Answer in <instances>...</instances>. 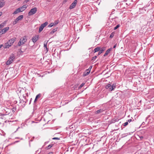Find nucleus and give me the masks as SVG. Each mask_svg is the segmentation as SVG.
<instances>
[{
    "mask_svg": "<svg viewBox=\"0 0 154 154\" xmlns=\"http://www.w3.org/2000/svg\"><path fill=\"white\" fill-rule=\"evenodd\" d=\"M16 39V38L14 37L13 38L11 39H10L9 41H10L11 43V44L12 45L14 42L15 41Z\"/></svg>",
    "mask_w": 154,
    "mask_h": 154,
    "instance_id": "nucleus-16",
    "label": "nucleus"
},
{
    "mask_svg": "<svg viewBox=\"0 0 154 154\" xmlns=\"http://www.w3.org/2000/svg\"><path fill=\"white\" fill-rule=\"evenodd\" d=\"M140 137L141 140L143 138V136H140Z\"/></svg>",
    "mask_w": 154,
    "mask_h": 154,
    "instance_id": "nucleus-51",
    "label": "nucleus"
},
{
    "mask_svg": "<svg viewBox=\"0 0 154 154\" xmlns=\"http://www.w3.org/2000/svg\"><path fill=\"white\" fill-rule=\"evenodd\" d=\"M37 11V8L34 7L31 9L28 13V15L31 16L35 14Z\"/></svg>",
    "mask_w": 154,
    "mask_h": 154,
    "instance_id": "nucleus-3",
    "label": "nucleus"
},
{
    "mask_svg": "<svg viewBox=\"0 0 154 154\" xmlns=\"http://www.w3.org/2000/svg\"><path fill=\"white\" fill-rule=\"evenodd\" d=\"M48 24L47 22H46L45 23L41 24V26L39 27V32H41L43 29Z\"/></svg>",
    "mask_w": 154,
    "mask_h": 154,
    "instance_id": "nucleus-4",
    "label": "nucleus"
},
{
    "mask_svg": "<svg viewBox=\"0 0 154 154\" xmlns=\"http://www.w3.org/2000/svg\"><path fill=\"white\" fill-rule=\"evenodd\" d=\"M21 12V10L19 8L16 9V10L13 13V14H16Z\"/></svg>",
    "mask_w": 154,
    "mask_h": 154,
    "instance_id": "nucleus-13",
    "label": "nucleus"
},
{
    "mask_svg": "<svg viewBox=\"0 0 154 154\" xmlns=\"http://www.w3.org/2000/svg\"><path fill=\"white\" fill-rule=\"evenodd\" d=\"M2 119V118H0V121ZM1 124V123L0 122V125Z\"/></svg>",
    "mask_w": 154,
    "mask_h": 154,
    "instance_id": "nucleus-52",
    "label": "nucleus"
},
{
    "mask_svg": "<svg viewBox=\"0 0 154 154\" xmlns=\"http://www.w3.org/2000/svg\"><path fill=\"white\" fill-rule=\"evenodd\" d=\"M123 3H122L121 5V7H122V8H125V7H123Z\"/></svg>",
    "mask_w": 154,
    "mask_h": 154,
    "instance_id": "nucleus-46",
    "label": "nucleus"
},
{
    "mask_svg": "<svg viewBox=\"0 0 154 154\" xmlns=\"http://www.w3.org/2000/svg\"><path fill=\"white\" fill-rule=\"evenodd\" d=\"M5 5V4L4 3L2 2H1L0 3V8H2Z\"/></svg>",
    "mask_w": 154,
    "mask_h": 154,
    "instance_id": "nucleus-30",
    "label": "nucleus"
},
{
    "mask_svg": "<svg viewBox=\"0 0 154 154\" xmlns=\"http://www.w3.org/2000/svg\"><path fill=\"white\" fill-rule=\"evenodd\" d=\"M77 3V0H75L69 7V9H71L74 8L76 6Z\"/></svg>",
    "mask_w": 154,
    "mask_h": 154,
    "instance_id": "nucleus-5",
    "label": "nucleus"
},
{
    "mask_svg": "<svg viewBox=\"0 0 154 154\" xmlns=\"http://www.w3.org/2000/svg\"><path fill=\"white\" fill-rule=\"evenodd\" d=\"M20 40L21 41L22 44H24L27 41L26 38V36L23 37L20 39Z\"/></svg>",
    "mask_w": 154,
    "mask_h": 154,
    "instance_id": "nucleus-10",
    "label": "nucleus"
},
{
    "mask_svg": "<svg viewBox=\"0 0 154 154\" xmlns=\"http://www.w3.org/2000/svg\"><path fill=\"white\" fill-rule=\"evenodd\" d=\"M39 36L38 35H35L32 38V42L34 43L38 39Z\"/></svg>",
    "mask_w": 154,
    "mask_h": 154,
    "instance_id": "nucleus-6",
    "label": "nucleus"
},
{
    "mask_svg": "<svg viewBox=\"0 0 154 154\" xmlns=\"http://www.w3.org/2000/svg\"><path fill=\"white\" fill-rule=\"evenodd\" d=\"M53 144H49L48 146L46 147V148L47 149H48L51 148L54 145Z\"/></svg>",
    "mask_w": 154,
    "mask_h": 154,
    "instance_id": "nucleus-23",
    "label": "nucleus"
},
{
    "mask_svg": "<svg viewBox=\"0 0 154 154\" xmlns=\"http://www.w3.org/2000/svg\"><path fill=\"white\" fill-rule=\"evenodd\" d=\"M23 18V15H20L18 16L17 17L16 19V20L18 21L19 20H21Z\"/></svg>",
    "mask_w": 154,
    "mask_h": 154,
    "instance_id": "nucleus-14",
    "label": "nucleus"
},
{
    "mask_svg": "<svg viewBox=\"0 0 154 154\" xmlns=\"http://www.w3.org/2000/svg\"><path fill=\"white\" fill-rule=\"evenodd\" d=\"M114 34H115V33L114 32H112L111 33L109 37L111 38H112L114 36Z\"/></svg>",
    "mask_w": 154,
    "mask_h": 154,
    "instance_id": "nucleus-25",
    "label": "nucleus"
},
{
    "mask_svg": "<svg viewBox=\"0 0 154 154\" xmlns=\"http://www.w3.org/2000/svg\"><path fill=\"white\" fill-rule=\"evenodd\" d=\"M28 101L27 99L26 98V97L23 96V99L22 100H20V102L21 103H26Z\"/></svg>",
    "mask_w": 154,
    "mask_h": 154,
    "instance_id": "nucleus-8",
    "label": "nucleus"
},
{
    "mask_svg": "<svg viewBox=\"0 0 154 154\" xmlns=\"http://www.w3.org/2000/svg\"><path fill=\"white\" fill-rule=\"evenodd\" d=\"M85 84V83H82L79 87V89L81 88Z\"/></svg>",
    "mask_w": 154,
    "mask_h": 154,
    "instance_id": "nucleus-26",
    "label": "nucleus"
},
{
    "mask_svg": "<svg viewBox=\"0 0 154 154\" xmlns=\"http://www.w3.org/2000/svg\"><path fill=\"white\" fill-rule=\"evenodd\" d=\"M97 57V56H94L92 57V60L94 61Z\"/></svg>",
    "mask_w": 154,
    "mask_h": 154,
    "instance_id": "nucleus-32",
    "label": "nucleus"
},
{
    "mask_svg": "<svg viewBox=\"0 0 154 154\" xmlns=\"http://www.w3.org/2000/svg\"><path fill=\"white\" fill-rule=\"evenodd\" d=\"M3 46V45H0V49Z\"/></svg>",
    "mask_w": 154,
    "mask_h": 154,
    "instance_id": "nucleus-45",
    "label": "nucleus"
},
{
    "mask_svg": "<svg viewBox=\"0 0 154 154\" xmlns=\"http://www.w3.org/2000/svg\"><path fill=\"white\" fill-rule=\"evenodd\" d=\"M54 26V24H53V23H51L49 25H48V27H51L53 26Z\"/></svg>",
    "mask_w": 154,
    "mask_h": 154,
    "instance_id": "nucleus-34",
    "label": "nucleus"
},
{
    "mask_svg": "<svg viewBox=\"0 0 154 154\" xmlns=\"http://www.w3.org/2000/svg\"><path fill=\"white\" fill-rule=\"evenodd\" d=\"M48 142H45V144H46V143H48Z\"/></svg>",
    "mask_w": 154,
    "mask_h": 154,
    "instance_id": "nucleus-56",
    "label": "nucleus"
},
{
    "mask_svg": "<svg viewBox=\"0 0 154 154\" xmlns=\"http://www.w3.org/2000/svg\"><path fill=\"white\" fill-rule=\"evenodd\" d=\"M131 120H131V119H128V122H131Z\"/></svg>",
    "mask_w": 154,
    "mask_h": 154,
    "instance_id": "nucleus-44",
    "label": "nucleus"
},
{
    "mask_svg": "<svg viewBox=\"0 0 154 154\" xmlns=\"http://www.w3.org/2000/svg\"><path fill=\"white\" fill-rule=\"evenodd\" d=\"M27 7L26 5H24L23 6L20 7L19 8L21 10V12H22L26 9Z\"/></svg>",
    "mask_w": 154,
    "mask_h": 154,
    "instance_id": "nucleus-12",
    "label": "nucleus"
},
{
    "mask_svg": "<svg viewBox=\"0 0 154 154\" xmlns=\"http://www.w3.org/2000/svg\"><path fill=\"white\" fill-rule=\"evenodd\" d=\"M92 67V66H90L88 69H89V70H91V69Z\"/></svg>",
    "mask_w": 154,
    "mask_h": 154,
    "instance_id": "nucleus-48",
    "label": "nucleus"
},
{
    "mask_svg": "<svg viewBox=\"0 0 154 154\" xmlns=\"http://www.w3.org/2000/svg\"><path fill=\"white\" fill-rule=\"evenodd\" d=\"M22 44H22V42H21V41L20 40V41H19V42H18V46H20Z\"/></svg>",
    "mask_w": 154,
    "mask_h": 154,
    "instance_id": "nucleus-29",
    "label": "nucleus"
},
{
    "mask_svg": "<svg viewBox=\"0 0 154 154\" xmlns=\"http://www.w3.org/2000/svg\"><path fill=\"white\" fill-rule=\"evenodd\" d=\"M17 22H18V21L16 20V19H15V20H14L13 21V24L14 25L16 24L17 23Z\"/></svg>",
    "mask_w": 154,
    "mask_h": 154,
    "instance_id": "nucleus-33",
    "label": "nucleus"
},
{
    "mask_svg": "<svg viewBox=\"0 0 154 154\" xmlns=\"http://www.w3.org/2000/svg\"><path fill=\"white\" fill-rule=\"evenodd\" d=\"M128 122H127L123 124V126H127V125H128Z\"/></svg>",
    "mask_w": 154,
    "mask_h": 154,
    "instance_id": "nucleus-36",
    "label": "nucleus"
},
{
    "mask_svg": "<svg viewBox=\"0 0 154 154\" xmlns=\"http://www.w3.org/2000/svg\"><path fill=\"white\" fill-rule=\"evenodd\" d=\"M116 46H117V44H116L114 45L113 46V48H115L116 47Z\"/></svg>",
    "mask_w": 154,
    "mask_h": 154,
    "instance_id": "nucleus-43",
    "label": "nucleus"
},
{
    "mask_svg": "<svg viewBox=\"0 0 154 154\" xmlns=\"http://www.w3.org/2000/svg\"><path fill=\"white\" fill-rule=\"evenodd\" d=\"M31 100H32V98L30 100V102H29V104H30L31 102Z\"/></svg>",
    "mask_w": 154,
    "mask_h": 154,
    "instance_id": "nucleus-53",
    "label": "nucleus"
},
{
    "mask_svg": "<svg viewBox=\"0 0 154 154\" xmlns=\"http://www.w3.org/2000/svg\"><path fill=\"white\" fill-rule=\"evenodd\" d=\"M9 29V27H6L2 29V31L3 34L5 33Z\"/></svg>",
    "mask_w": 154,
    "mask_h": 154,
    "instance_id": "nucleus-15",
    "label": "nucleus"
},
{
    "mask_svg": "<svg viewBox=\"0 0 154 154\" xmlns=\"http://www.w3.org/2000/svg\"><path fill=\"white\" fill-rule=\"evenodd\" d=\"M120 26V25L119 24L117 25L116 27H115L114 28V30L116 29L117 28L119 27Z\"/></svg>",
    "mask_w": 154,
    "mask_h": 154,
    "instance_id": "nucleus-28",
    "label": "nucleus"
},
{
    "mask_svg": "<svg viewBox=\"0 0 154 154\" xmlns=\"http://www.w3.org/2000/svg\"><path fill=\"white\" fill-rule=\"evenodd\" d=\"M112 48H109V49H108L107 50V51L108 52H109V53H110V51L112 50Z\"/></svg>",
    "mask_w": 154,
    "mask_h": 154,
    "instance_id": "nucleus-38",
    "label": "nucleus"
},
{
    "mask_svg": "<svg viewBox=\"0 0 154 154\" xmlns=\"http://www.w3.org/2000/svg\"><path fill=\"white\" fill-rule=\"evenodd\" d=\"M124 4H126V5H127L128 4L127 3H125V2H124Z\"/></svg>",
    "mask_w": 154,
    "mask_h": 154,
    "instance_id": "nucleus-54",
    "label": "nucleus"
},
{
    "mask_svg": "<svg viewBox=\"0 0 154 154\" xmlns=\"http://www.w3.org/2000/svg\"><path fill=\"white\" fill-rule=\"evenodd\" d=\"M116 88V85L115 84H113L112 85H111L110 84H108L105 86L106 89H108L109 91H111L113 90Z\"/></svg>",
    "mask_w": 154,
    "mask_h": 154,
    "instance_id": "nucleus-1",
    "label": "nucleus"
},
{
    "mask_svg": "<svg viewBox=\"0 0 154 154\" xmlns=\"http://www.w3.org/2000/svg\"><path fill=\"white\" fill-rule=\"evenodd\" d=\"M57 28L54 29L52 31H51L50 32V34H53L54 32H55L56 31H57Z\"/></svg>",
    "mask_w": 154,
    "mask_h": 154,
    "instance_id": "nucleus-21",
    "label": "nucleus"
},
{
    "mask_svg": "<svg viewBox=\"0 0 154 154\" xmlns=\"http://www.w3.org/2000/svg\"><path fill=\"white\" fill-rule=\"evenodd\" d=\"M2 12H0V17L2 15Z\"/></svg>",
    "mask_w": 154,
    "mask_h": 154,
    "instance_id": "nucleus-47",
    "label": "nucleus"
},
{
    "mask_svg": "<svg viewBox=\"0 0 154 154\" xmlns=\"http://www.w3.org/2000/svg\"><path fill=\"white\" fill-rule=\"evenodd\" d=\"M41 96V94H39L37 95L35 98V100L34 101V103H35V102L37 101V99L40 97Z\"/></svg>",
    "mask_w": 154,
    "mask_h": 154,
    "instance_id": "nucleus-17",
    "label": "nucleus"
},
{
    "mask_svg": "<svg viewBox=\"0 0 154 154\" xmlns=\"http://www.w3.org/2000/svg\"><path fill=\"white\" fill-rule=\"evenodd\" d=\"M3 34V33L1 31H0V35H2Z\"/></svg>",
    "mask_w": 154,
    "mask_h": 154,
    "instance_id": "nucleus-50",
    "label": "nucleus"
},
{
    "mask_svg": "<svg viewBox=\"0 0 154 154\" xmlns=\"http://www.w3.org/2000/svg\"><path fill=\"white\" fill-rule=\"evenodd\" d=\"M4 23H2L0 24V30L4 27Z\"/></svg>",
    "mask_w": 154,
    "mask_h": 154,
    "instance_id": "nucleus-27",
    "label": "nucleus"
},
{
    "mask_svg": "<svg viewBox=\"0 0 154 154\" xmlns=\"http://www.w3.org/2000/svg\"><path fill=\"white\" fill-rule=\"evenodd\" d=\"M15 57L14 54H12L9 57L8 60L7 61L6 63V64L8 65L11 64L13 61V60Z\"/></svg>",
    "mask_w": 154,
    "mask_h": 154,
    "instance_id": "nucleus-2",
    "label": "nucleus"
},
{
    "mask_svg": "<svg viewBox=\"0 0 154 154\" xmlns=\"http://www.w3.org/2000/svg\"><path fill=\"white\" fill-rule=\"evenodd\" d=\"M30 0H25V1H24L23 3L24 4L26 3L27 2H28Z\"/></svg>",
    "mask_w": 154,
    "mask_h": 154,
    "instance_id": "nucleus-42",
    "label": "nucleus"
},
{
    "mask_svg": "<svg viewBox=\"0 0 154 154\" xmlns=\"http://www.w3.org/2000/svg\"><path fill=\"white\" fill-rule=\"evenodd\" d=\"M132 1V0H131V1Z\"/></svg>",
    "mask_w": 154,
    "mask_h": 154,
    "instance_id": "nucleus-57",
    "label": "nucleus"
},
{
    "mask_svg": "<svg viewBox=\"0 0 154 154\" xmlns=\"http://www.w3.org/2000/svg\"><path fill=\"white\" fill-rule=\"evenodd\" d=\"M47 42H45L44 44V46L45 48H46V52H47L48 51V48H47Z\"/></svg>",
    "mask_w": 154,
    "mask_h": 154,
    "instance_id": "nucleus-19",
    "label": "nucleus"
},
{
    "mask_svg": "<svg viewBox=\"0 0 154 154\" xmlns=\"http://www.w3.org/2000/svg\"><path fill=\"white\" fill-rule=\"evenodd\" d=\"M7 44H8V45H9L10 46H11L12 45L11 44V43L10 41L9 40L7 42Z\"/></svg>",
    "mask_w": 154,
    "mask_h": 154,
    "instance_id": "nucleus-35",
    "label": "nucleus"
},
{
    "mask_svg": "<svg viewBox=\"0 0 154 154\" xmlns=\"http://www.w3.org/2000/svg\"><path fill=\"white\" fill-rule=\"evenodd\" d=\"M119 120V119L117 117H115L111 120L110 122L111 123H114L118 122Z\"/></svg>",
    "mask_w": 154,
    "mask_h": 154,
    "instance_id": "nucleus-11",
    "label": "nucleus"
},
{
    "mask_svg": "<svg viewBox=\"0 0 154 154\" xmlns=\"http://www.w3.org/2000/svg\"><path fill=\"white\" fill-rule=\"evenodd\" d=\"M53 153V152H49L48 154H52Z\"/></svg>",
    "mask_w": 154,
    "mask_h": 154,
    "instance_id": "nucleus-49",
    "label": "nucleus"
},
{
    "mask_svg": "<svg viewBox=\"0 0 154 154\" xmlns=\"http://www.w3.org/2000/svg\"><path fill=\"white\" fill-rule=\"evenodd\" d=\"M90 70L89 69H87L83 73V75L84 76H85L86 75H88L90 73Z\"/></svg>",
    "mask_w": 154,
    "mask_h": 154,
    "instance_id": "nucleus-7",
    "label": "nucleus"
},
{
    "mask_svg": "<svg viewBox=\"0 0 154 154\" xmlns=\"http://www.w3.org/2000/svg\"><path fill=\"white\" fill-rule=\"evenodd\" d=\"M112 48H109V49H108L107 50V51L108 52H109V53H110V51L112 50Z\"/></svg>",
    "mask_w": 154,
    "mask_h": 154,
    "instance_id": "nucleus-40",
    "label": "nucleus"
},
{
    "mask_svg": "<svg viewBox=\"0 0 154 154\" xmlns=\"http://www.w3.org/2000/svg\"><path fill=\"white\" fill-rule=\"evenodd\" d=\"M106 48L105 47H102L101 48H100V49L98 52V55H99L102 53L106 50Z\"/></svg>",
    "mask_w": 154,
    "mask_h": 154,
    "instance_id": "nucleus-9",
    "label": "nucleus"
},
{
    "mask_svg": "<svg viewBox=\"0 0 154 154\" xmlns=\"http://www.w3.org/2000/svg\"><path fill=\"white\" fill-rule=\"evenodd\" d=\"M59 23V20H57L55 21L54 23H53V24H54V25L55 26L56 25H57L58 23Z\"/></svg>",
    "mask_w": 154,
    "mask_h": 154,
    "instance_id": "nucleus-24",
    "label": "nucleus"
},
{
    "mask_svg": "<svg viewBox=\"0 0 154 154\" xmlns=\"http://www.w3.org/2000/svg\"><path fill=\"white\" fill-rule=\"evenodd\" d=\"M16 110V108H13L12 109V110L13 112H14Z\"/></svg>",
    "mask_w": 154,
    "mask_h": 154,
    "instance_id": "nucleus-41",
    "label": "nucleus"
},
{
    "mask_svg": "<svg viewBox=\"0 0 154 154\" xmlns=\"http://www.w3.org/2000/svg\"><path fill=\"white\" fill-rule=\"evenodd\" d=\"M109 54V53L107 51H106L105 53L104 54L103 56L104 57H105L108 54Z\"/></svg>",
    "mask_w": 154,
    "mask_h": 154,
    "instance_id": "nucleus-31",
    "label": "nucleus"
},
{
    "mask_svg": "<svg viewBox=\"0 0 154 154\" xmlns=\"http://www.w3.org/2000/svg\"><path fill=\"white\" fill-rule=\"evenodd\" d=\"M53 140H60V138L58 137H54L52 139Z\"/></svg>",
    "mask_w": 154,
    "mask_h": 154,
    "instance_id": "nucleus-37",
    "label": "nucleus"
},
{
    "mask_svg": "<svg viewBox=\"0 0 154 154\" xmlns=\"http://www.w3.org/2000/svg\"><path fill=\"white\" fill-rule=\"evenodd\" d=\"M100 49V47H97L95 48L93 50V52L95 53L97 51H99Z\"/></svg>",
    "mask_w": 154,
    "mask_h": 154,
    "instance_id": "nucleus-18",
    "label": "nucleus"
},
{
    "mask_svg": "<svg viewBox=\"0 0 154 154\" xmlns=\"http://www.w3.org/2000/svg\"><path fill=\"white\" fill-rule=\"evenodd\" d=\"M112 48H109V49H108L107 50V51L108 52H109V53H110V51L112 50Z\"/></svg>",
    "mask_w": 154,
    "mask_h": 154,
    "instance_id": "nucleus-39",
    "label": "nucleus"
},
{
    "mask_svg": "<svg viewBox=\"0 0 154 154\" xmlns=\"http://www.w3.org/2000/svg\"><path fill=\"white\" fill-rule=\"evenodd\" d=\"M18 128H18L17 129L16 131H15L14 132H16V131L18 130Z\"/></svg>",
    "mask_w": 154,
    "mask_h": 154,
    "instance_id": "nucleus-55",
    "label": "nucleus"
},
{
    "mask_svg": "<svg viewBox=\"0 0 154 154\" xmlns=\"http://www.w3.org/2000/svg\"><path fill=\"white\" fill-rule=\"evenodd\" d=\"M103 110L101 109H100L99 110H97L96 112V114H98L101 112H102L103 111Z\"/></svg>",
    "mask_w": 154,
    "mask_h": 154,
    "instance_id": "nucleus-20",
    "label": "nucleus"
},
{
    "mask_svg": "<svg viewBox=\"0 0 154 154\" xmlns=\"http://www.w3.org/2000/svg\"><path fill=\"white\" fill-rule=\"evenodd\" d=\"M10 47V46L8 44H7V42L5 43L4 45V48H8Z\"/></svg>",
    "mask_w": 154,
    "mask_h": 154,
    "instance_id": "nucleus-22",
    "label": "nucleus"
}]
</instances>
